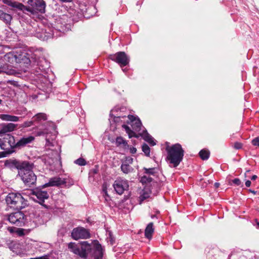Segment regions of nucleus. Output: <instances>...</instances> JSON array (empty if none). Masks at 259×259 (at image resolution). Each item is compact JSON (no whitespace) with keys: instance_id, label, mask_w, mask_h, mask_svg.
Wrapping results in <instances>:
<instances>
[{"instance_id":"obj_1","label":"nucleus","mask_w":259,"mask_h":259,"mask_svg":"<svg viewBox=\"0 0 259 259\" xmlns=\"http://www.w3.org/2000/svg\"><path fill=\"white\" fill-rule=\"evenodd\" d=\"M167 152L166 159L174 167L178 166L183 159L184 150L182 146L177 143L171 146H167L165 148Z\"/></svg>"},{"instance_id":"obj_2","label":"nucleus","mask_w":259,"mask_h":259,"mask_svg":"<svg viewBox=\"0 0 259 259\" xmlns=\"http://www.w3.org/2000/svg\"><path fill=\"white\" fill-rule=\"evenodd\" d=\"M15 143L14 137L10 134H6L3 138H0V147L5 150L4 152H0V158L15 152Z\"/></svg>"},{"instance_id":"obj_3","label":"nucleus","mask_w":259,"mask_h":259,"mask_svg":"<svg viewBox=\"0 0 259 259\" xmlns=\"http://www.w3.org/2000/svg\"><path fill=\"white\" fill-rule=\"evenodd\" d=\"M7 205L14 209L21 210L27 205V201L20 193H10L6 198Z\"/></svg>"},{"instance_id":"obj_4","label":"nucleus","mask_w":259,"mask_h":259,"mask_svg":"<svg viewBox=\"0 0 259 259\" xmlns=\"http://www.w3.org/2000/svg\"><path fill=\"white\" fill-rule=\"evenodd\" d=\"M25 54L26 53L22 52L21 50L14 51L6 54L4 56V60L12 65L22 62L28 63L29 60L26 57Z\"/></svg>"},{"instance_id":"obj_5","label":"nucleus","mask_w":259,"mask_h":259,"mask_svg":"<svg viewBox=\"0 0 259 259\" xmlns=\"http://www.w3.org/2000/svg\"><path fill=\"white\" fill-rule=\"evenodd\" d=\"M29 6L26 10L33 14L45 12L46 4L44 0H28Z\"/></svg>"},{"instance_id":"obj_6","label":"nucleus","mask_w":259,"mask_h":259,"mask_svg":"<svg viewBox=\"0 0 259 259\" xmlns=\"http://www.w3.org/2000/svg\"><path fill=\"white\" fill-rule=\"evenodd\" d=\"M109 58L111 60L118 64L121 67L127 65L130 62L128 56L124 52H119L111 55Z\"/></svg>"},{"instance_id":"obj_7","label":"nucleus","mask_w":259,"mask_h":259,"mask_svg":"<svg viewBox=\"0 0 259 259\" xmlns=\"http://www.w3.org/2000/svg\"><path fill=\"white\" fill-rule=\"evenodd\" d=\"M55 30L49 26H43L36 30L35 36L42 40H46L54 36Z\"/></svg>"},{"instance_id":"obj_8","label":"nucleus","mask_w":259,"mask_h":259,"mask_svg":"<svg viewBox=\"0 0 259 259\" xmlns=\"http://www.w3.org/2000/svg\"><path fill=\"white\" fill-rule=\"evenodd\" d=\"M26 216L21 211H17L11 213L8 217L9 221L17 226H23L25 224Z\"/></svg>"},{"instance_id":"obj_9","label":"nucleus","mask_w":259,"mask_h":259,"mask_svg":"<svg viewBox=\"0 0 259 259\" xmlns=\"http://www.w3.org/2000/svg\"><path fill=\"white\" fill-rule=\"evenodd\" d=\"M71 237L74 240L86 239L91 237L89 230L81 227L74 228L71 232Z\"/></svg>"},{"instance_id":"obj_10","label":"nucleus","mask_w":259,"mask_h":259,"mask_svg":"<svg viewBox=\"0 0 259 259\" xmlns=\"http://www.w3.org/2000/svg\"><path fill=\"white\" fill-rule=\"evenodd\" d=\"M113 186L115 191L119 195L123 194L124 191L127 190L129 187L128 182L121 178L115 180Z\"/></svg>"},{"instance_id":"obj_11","label":"nucleus","mask_w":259,"mask_h":259,"mask_svg":"<svg viewBox=\"0 0 259 259\" xmlns=\"http://www.w3.org/2000/svg\"><path fill=\"white\" fill-rule=\"evenodd\" d=\"M44 188H38L34 190L32 194L35 195L38 200V202L39 204L43 205L45 207L47 208V205L44 204L45 199H47L49 197V195L47 191L43 190Z\"/></svg>"},{"instance_id":"obj_12","label":"nucleus","mask_w":259,"mask_h":259,"mask_svg":"<svg viewBox=\"0 0 259 259\" xmlns=\"http://www.w3.org/2000/svg\"><path fill=\"white\" fill-rule=\"evenodd\" d=\"M126 122L130 124L135 131L140 132L141 130L142 122L138 117H136L132 114H128V120Z\"/></svg>"},{"instance_id":"obj_13","label":"nucleus","mask_w":259,"mask_h":259,"mask_svg":"<svg viewBox=\"0 0 259 259\" xmlns=\"http://www.w3.org/2000/svg\"><path fill=\"white\" fill-rule=\"evenodd\" d=\"M34 139V137L32 136L20 138L16 141L15 147L16 151L26 146V145L29 144L31 143Z\"/></svg>"},{"instance_id":"obj_14","label":"nucleus","mask_w":259,"mask_h":259,"mask_svg":"<svg viewBox=\"0 0 259 259\" xmlns=\"http://www.w3.org/2000/svg\"><path fill=\"white\" fill-rule=\"evenodd\" d=\"M21 179L26 185L30 186L36 181V176L33 171L22 174Z\"/></svg>"},{"instance_id":"obj_15","label":"nucleus","mask_w":259,"mask_h":259,"mask_svg":"<svg viewBox=\"0 0 259 259\" xmlns=\"http://www.w3.org/2000/svg\"><path fill=\"white\" fill-rule=\"evenodd\" d=\"M81 247L80 248L79 256L83 258H87L88 254L92 251L93 246L88 243L87 241H82L80 243Z\"/></svg>"},{"instance_id":"obj_16","label":"nucleus","mask_w":259,"mask_h":259,"mask_svg":"<svg viewBox=\"0 0 259 259\" xmlns=\"http://www.w3.org/2000/svg\"><path fill=\"white\" fill-rule=\"evenodd\" d=\"M34 168V164L32 162L28 161H21L19 165V175L21 176L22 174L25 172L33 171Z\"/></svg>"},{"instance_id":"obj_17","label":"nucleus","mask_w":259,"mask_h":259,"mask_svg":"<svg viewBox=\"0 0 259 259\" xmlns=\"http://www.w3.org/2000/svg\"><path fill=\"white\" fill-rule=\"evenodd\" d=\"M94 259H102L103 255V248L101 245L96 241L92 248Z\"/></svg>"},{"instance_id":"obj_18","label":"nucleus","mask_w":259,"mask_h":259,"mask_svg":"<svg viewBox=\"0 0 259 259\" xmlns=\"http://www.w3.org/2000/svg\"><path fill=\"white\" fill-rule=\"evenodd\" d=\"M64 179H62L59 177H54L51 178L49 182L43 185L44 188L50 186H60L62 185L66 184Z\"/></svg>"},{"instance_id":"obj_19","label":"nucleus","mask_w":259,"mask_h":259,"mask_svg":"<svg viewBox=\"0 0 259 259\" xmlns=\"http://www.w3.org/2000/svg\"><path fill=\"white\" fill-rule=\"evenodd\" d=\"M47 119L46 114H35L32 117V120L30 121L25 122L23 124V126L25 127H29L32 125L34 122L38 121L40 122L41 121H45Z\"/></svg>"},{"instance_id":"obj_20","label":"nucleus","mask_w":259,"mask_h":259,"mask_svg":"<svg viewBox=\"0 0 259 259\" xmlns=\"http://www.w3.org/2000/svg\"><path fill=\"white\" fill-rule=\"evenodd\" d=\"M16 124L12 123L3 124L0 130V135L12 132L16 128Z\"/></svg>"},{"instance_id":"obj_21","label":"nucleus","mask_w":259,"mask_h":259,"mask_svg":"<svg viewBox=\"0 0 259 259\" xmlns=\"http://www.w3.org/2000/svg\"><path fill=\"white\" fill-rule=\"evenodd\" d=\"M3 3L12 8H17L21 10H22L25 8V6L22 4L12 1V0H3Z\"/></svg>"},{"instance_id":"obj_22","label":"nucleus","mask_w":259,"mask_h":259,"mask_svg":"<svg viewBox=\"0 0 259 259\" xmlns=\"http://www.w3.org/2000/svg\"><path fill=\"white\" fill-rule=\"evenodd\" d=\"M139 135L142 137L145 141L151 145L154 146L156 145V143L154 142L153 138L148 133L146 130H143L141 133L139 134Z\"/></svg>"},{"instance_id":"obj_23","label":"nucleus","mask_w":259,"mask_h":259,"mask_svg":"<svg viewBox=\"0 0 259 259\" xmlns=\"http://www.w3.org/2000/svg\"><path fill=\"white\" fill-rule=\"evenodd\" d=\"M20 161L16 159H10L6 161L5 165L10 168H16L18 169Z\"/></svg>"},{"instance_id":"obj_24","label":"nucleus","mask_w":259,"mask_h":259,"mask_svg":"<svg viewBox=\"0 0 259 259\" xmlns=\"http://www.w3.org/2000/svg\"><path fill=\"white\" fill-rule=\"evenodd\" d=\"M153 223H150L148 224L145 230V236L146 238L150 239L154 233Z\"/></svg>"},{"instance_id":"obj_25","label":"nucleus","mask_w":259,"mask_h":259,"mask_svg":"<svg viewBox=\"0 0 259 259\" xmlns=\"http://www.w3.org/2000/svg\"><path fill=\"white\" fill-rule=\"evenodd\" d=\"M68 248L70 251L79 256L80 247L74 242H70L68 244Z\"/></svg>"},{"instance_id":"obj_26","label":"nucleus","mask_w":259,"mask_h":259,"mask_svg":"<svg viewBox=\"0 0 259 259\" xmlns=\"http://www.w3.org/2000/svg\"><path fill=\"white\" fill-rule=\"evenodd\" d=\"M0 19L3 20L6 24H10L12 19L10 14L4 13L0 10Z\"/></svg>"},{"instance_id":"obj_27","label":"nucleus","mask_w":259,"mask_h":259,"mask_svg":"<svg viewBox=\"0 0 259 259\" xmlns=\"http://www.w3.org/2000/svg\"><path fill=\"white\" fill-rule=\"evenodd\" d=\"M0 72H4L8 75H15L16 71L12 68H9L7 65H4L0 70Z\"/></svg>"},{"instance_id":"obj_28","label":"nucleus","mask_w":259,"mask_h":259,"mask_svg":"<svg viewBox=\"0 0 259 259\" xmlns=\"http://www.w3.org/2000/svg\"><path fill=\"white\" fill-rule=\"evenodd\" d=\"M115 142L117 146H119L122 145L125 148H128L129 146L126 141L124 140V139L120 136L116 138Z\"/></svg>"},{"instance_id":"obj_29","label":"nucleus","mask_w":259,"mask_h":259,"mask_svg":"<svg viewBox=\"0 0 259 259\" xmlns=\"http://www.w3.org/2000/svg\"><path fill=\"white\" fill-rule=\"evenodd\" d=\"M199 155L202 160H207L209 157L210 152L207 150L202 149L199 152Z\"/></svg>"},{"instance_id":"obj_30","label":"nucleus","mask_w":259,"mask_h":259,"mask_svg":"<svg viewBox=\"0 0 259 259\" xmlns=\"http://www.w3.org/2000/svg\"><path fill=\"white\" fill-rule=\"evenodd\" d=\"M1 118L5 120L16 121L18 120V117L9 114H1Z\"/></svg>"},{"instance_id":"obj_31","label":"nucleus","mask_w":259,"mask_h":259,"mask_svg":"<svg viewBox=\"0 0 259 259\" xmlns=\"http://www.w3.org/2000/svg\"><path fill=\"white\" fill-rule=\"evenodd\" d=\"M150 197V194L147 192L144 191L139 198V203L141 204L146 199Z\"/></svg>"},{"instance_id":"obj_32","label":"nucleus","mask_w":259,"mask_h":259,"mask_svg":"<svg viewBox=\"0 0 259 259\" xmlns=\"http://www.w3.org/2000/svg\"><path fill=\"white\" fill-rule=\"evenodd\" d=\"M121 169L123 172L128 174L131 171V167L129 164L124 163L121 165Z\"/></svg>"},{"instance_id":"obj_33","label":"nucleus","mask_w":259,"mask_h":259,"mask_svg":"<svg viewBox=\"0 0 259 259\" xmlns=\"http://www.w3.org/2000/svg\"><path fill=\"white\" fill-rule=\"evenodd\" d=\"M111 112H126V109L124 107H120L116 106L111 110Z\"/></svg>"},{"instance_id":"obj_34","label":"nucleus","mask_w":259,"mask_h":259,"mask_svg":"<svg viewBox=\"0 0 259 259\" xmlns=\"http://www.w3.org/2000/svg\"><path fill=\"white\" fill-rule=\"evenodd\" d=\"M142 151L145 153L146 156H150V148L147 144H146L145 143L143 144V145L142 146Z\"/></svg>"},{"instance_id":"obj_35","label":"nucleus","mask_w":259,"mask_h":259,"mask_svg":"<svg viewBox=\"0 0 259 259\" xmlns=\"http://www.w3.org/2000/svg\"><path fill=\"white\" fill-rule=\"evenodd\" d=\"M153 181V179L147 176H144L141 178L140 182L142 184H146L148 183H150Z\"/></svg>"},{"instance_id":"obj_36","label":"nucleus","mask_w":259,"mask_h":259,"mask_svg":"<svg viewBox=\"0 0 259 259\" xmlns=\"http://www.w3.org/2000/svg\"><path fill=\"white\" fill-rule=\"evenodd\" d=\"M143 170H144V173L147 175H154L155 174V168H147L146 167L143 168Z\"/></svg>"},{"instance_id":"obj_37","label":"nucleus","mask_w":259,"mask_h":259,"mask_svg":"<svg viewBox=\"0 0 259 259\" xmlns=\"http://www.w3.org/2000/svg\"><path fill=\"white\" fill-rule=\"evenodd\" d=\"M74 163L80 166H84L87 164L85 160L82 158H78L75 160Z\"/></svg>"},{"instance_id":"obj_38","label":"nucleus","mask_w":259,"mask_h":259,"mask_svg":"<svg viewBox=\"0 0 259 259\" xmlns=\"http://www.w3.org/2000/svg\"><path fill=\"white\" fill-rule=\"evenodd\" d=\"M251 143L253 146L259 147V137H256L251 141Z\"/></svg>"},{"instance_id":"obj_39","label":"nucleus","mask_w":259,"mask_h":259,"mask_svg":"<svg viewBox=\"0 0 259 259\" xmlns=\"http://www.w3.org/2000/svg\"><path fill=\"white\" fill-rule=\"evenodd\" d=\"M133 162V158L130 156H127L125 157V163L130 164H132Z\"/></svg>"},{"instance_id":"obj_40","label":"nucleus","mask_w":259,"mask_h":259,"mask_svg":"<svg viewBox=\"0 0 259 259\" xmlns=\"http://www.w3.org/2000/svg\"><path fill=\"white\" fill-rule=\"evenodd\" d=\"M122 127L125 130V131H126V133L128 134V133H132V130L130 128V127L127 125H125V124H123L122 125Z\"/></svg>"},{"instance_id":"obj_41","label":"nucleus","mask_w":259,"mask_h":259,"mask_svg":"<svg viewBox=\"0 0 259 259\" xmlns=\"http://www.w3.org/2000/svg\"><path fill=\"white\" fill-rule=\"evenodd\" d=\"M128 137L130 138H131L132 137H135L137 138H138L140 136L139 134L137 135L132 130V133H128Z\"/></svg>"},{"instance_id":"obj_42","label":"nucleus","mask_w":259,"mask_h":259,"mask_svg":"<svg viewBox=\"0 0 259 259\" xmlns=\"http://www.w3.org/2000/svg\"><path fill=\"white\" fill-rule=\"evenodd\" d=\"M232 182L233 183V184L237 186H239L241 184L240 180L238 178H235V179L233 180Z\"/></svg>"},{"instance_id":"obj_43","label":"nucleus","mask_w":259,"mask_h":259,"mask_svg":"<svg viewBox=\"0 0 259 259\" xmlns=\"http://www.w3.org/2000/svg\"><path fill=\"white\" fill-rule=\"evenodd\" d=\"M16 233L19 236H22L24 235V230L23 229H18Z\"/></svg>"},{"instance_id":"obj_44","label":"nucleus","mask_w":259,"mask_h":259,"mask_svg":"<svg viewBox=\"0 0 259 259\" xmlns=\"http://www.w3.org/2000/svg\"><path fill=\"white\" fill-rule=\"evenodd\" d=\"M242 145L239 142H236L234 144V148L236 149H240L242 148Z\"/></svg>"},{"instance_id":"obj_45","label":"nucleus","mask_w":259,"mask_h":259,"mask_svg":"<svg viewBox=\"0 0 259 259\" xmlns=\"http://www.w3.org/2000/svg\"><path fill=\"white\" fill-rule=\"evenodd\" d=\"M130 152L132 154H135L137 152V149L134 147L130 148Z\"/></svg>"},{"instance_id":"obj_46","label":"nucleus","mask_w":259,"mask_h":259,"mask_svg":"<svg viewBox=\"0 0 259 259\" xmlns=\"http://www.w3.org/2000/svg\"><path fill=\"white\" fill-rule=\"evenodd\" d=\"M31 259H49V258L46 256H40V257H35V258H31Z\"/></svg>"},{"instance_id":"obj_47","label":"nucleus","mask_w":259,"mask_h":259,"mask_svg":"<svg viewBox=\"0 0 259 259\" xmlns=\"http://www.w3.org/2000/svg\"><path fill=\"white\" fill-rule=\"evenodd\" d=\"M245 185L246 187H249L251 185V182L249 180H247L245 182Z\"/></svg>"},{"instance_id":"obj_48","label":"nucleus","mask_w":259,"mask_h":259,"mask_svg":"<svg viewBox=\"0 0 259 259\" xmlns=\"http://www.w3.org/2000/svg\"><path fill=\"white\" fill-rule=\"evenodd\" d=\"M59 1L63 3H68L71 2L72 0H59Z\"/></svg>"},{"instance_id":"obj_49","label":"nucleus","mask_w":259,"mask_h":259,"mask_svg":"<svg viewBox=\"0 0 259 259\" xmlns=\"http://www.w3.org/2000/svg\"><path fill=\"white\" fill-rule=\"evenodd\" d=\"M257 178V176L256 175H253L251 177V180H255Z\"/></svg>"},{"instance_id":"obj_50","label":"nucleus","mask_w":259,"mask_h":259,"mask_svg":"<svg viewBox=\"0 0 259 259\" xmlns=\"http://www.w3.org/2000/svg\"><path fill=\"white\" fill-rule=\"evenodd\" d=\"M248 191H249L250 192H251V193H253V194H255L256 193V191H254V190H251V189H249V190H248Z\"/></svg>"},{"instance_id":"obj_51","label":"nucleus","mask_w":259,"mask_h":259,"mask_svg":"<svg viewBox=\"0 0 259 259\" xmlns=\"http://www.w3.org/2000/svg\"><path fill=\"white\" fill-rule=\"evenodd\" d=\"M219 185H220V184H219V183H215L214 184V186H215L216 187H219Z\"/></svg>"},{"instance_id":"obj_52","label":"nucleus","mask_w":259,"mask_h":259,"mask_svg":"<svg viewBox=\"0 0 259 259\" xmlns=\"http://www.w3.org/2000/svg\"><path fill=\"white\" fill-rule=\"evenodd\" d=\"M255 221L256 223V225H257V227L259 228V222L257 221V220H255Z\"/></svg>"},{"instance_id":"obj_53","label":"nucleus","mask_w":259,"mask_h":259,"mask_svg":"<svg viewBox=\"0 0 259 259\" xmlns=\"http://www.w3.org/2000/svg\"><path fill=\"white\" fill-rule=\"evenodd\" d=\"M103 191L105 195H107V192L106 190L104 189Z\"/></svg>"},{"instance_id":"obj_54","label":"nucleus","mask_w":259,"mask_h":259,"mask_svg":"<svg viewBox=\"0 0 259 259\" xmlns=\"http://www.w3.org/2000/svg\"><path fill=\"white\" fill-rule=\"evenodd\" d=\"M151 218H152V219H154V218H157V217H156V215H151Z\"/></svg>"},{"instance_id":"obj_55","label":"nucleus","mask_w":259,"mask_h":259,"mask_svg":"<svg viewBox=\"0 0 259 259\" xmlns=\"http://www.w3.org/2000/svg\"><path fill=\"white\" fill-rule=\"evenodd\" d=\"M93 172H94V174H97V171L96 169H94L93 170Z\"/></svg>"},{"instance_id":"obj_56","label":"nucleus","mask_w":259,"mask_h":259,"mask_svg":"<svg viewBox=\"0 0 259 259\" xmlns=\"http://www.w3.org/2000/svg\"><path fill=\"white\" fill-rule=\"evenodd\" d=\"M1 102H2V100H0V104L1 103Z\"/></svg>"}]
</instances>
